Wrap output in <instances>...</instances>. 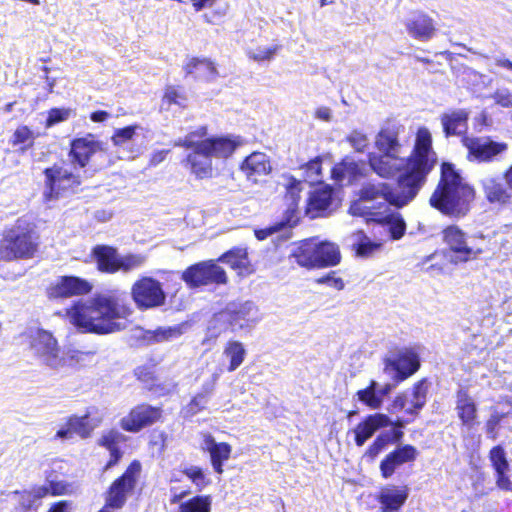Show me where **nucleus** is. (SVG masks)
<instances>
[{
    "mask_svg": "<svg viewBox=\"0 0 512 512\" xmlns=\"http://www.w3.org/2000/svg\"><path fill=\"white\" fill-rule=\"evenodd\" d=\"M502 419V415H499L498 413H495L490 416L486 423V431L487 435L491 437L492 439L496 438V428L499 425L500 421Z\"/></svg>",
    "mask_w": 512,
    "mask_h": 512,
    "instance_id": "774afa93",
    "label": "nucleus"
},
{
    "mask_svg": "<svg viewBox=\"0 0 512 512\" xmlns=\"http://www.w3.org/2000/svg\"><path fill=\"white\" fill-rule=\"evenodd\" d=\"M392 441L391 433H381L374 442L369 446L365 455L370 459H374Z\"/></svg>",
    "mask_w": 512,
    "mask_h": 512,
    "instance_id": "6e6d98bb",
    "label": "nucleus"
},
{
    "mask_svg": "<svg viewBox=\"0 0 512 512\" xmlns=\"http://www.w3.org/2000/svg\"><path fill=\"white\" fill-rule=\"evenodd\" d=\"M101 150V144L94 139L92 135L74 139L71 142V149L69 152V159L74 165L79 168H84L89 162L92 155Z\"/></svg>",
    "mask_w": 512,
    "mask_h": 512,
    "instance_id": "6ab92c4d",
    "label": "nucleus"
},
{
    "mask_svg": "<svg viewBox=\"0 0 512 512\" xmlns=\"http://www.w3.org/2000/svg\"><path fill=\"white\" fill-rule=\"evenodd\" d=\"M408 34L419 41L430 40L436 31L434 21L422 12H415L405 21Z\"/></svg>",
    "mask_w": 512,
    "mask_h": 512,
    "instance_id": "412c9836",
    "label": "nucleus"
},
{
    "mask_svg": "<svg viewBox=\"0 0 512 512\" xmlns=\"http://www.w3.org/2000/svg\"><path fill=\"white\" fill-rule=\"evenodd\" d=\"M400 126L383 127L375 137V146L381 153L400 154L402 145L399 142Z\"/></svg>",
    "mask_w": 512,
    "mask_h": 512,
    "instance_id": "bb28decb",
    "label": "nucleus"
},
{
    "mask_svg": "<svg viewBox=\"0 0 512 512\" xmlns=\"http://www.w3.org/2000/svg\"><path fill=\"white\" fill-rule=\"evenodd\" d=\"M463 145L467 148L469 156L480 162H487L507 149V144L492 141L489 138L464 137Z\"/></svg>",
    "mask_w": 512,
    "mask_h": 512,
    "instance_id": "dca6fc26",
    "label": "nucleus"
},
{
    "mask_svg": "<svg viewBox=\"0 0 512 512\" xmlns=\"http://www.w3.org/2000/svg\"><path fill=\"white\" fill-rule=\"evenodd\" d=\"M399 155L370 153L368 155L369 165L382 178H393L397 174H399L398 178L405 174L422 176L423 178L419 183L420 190L425 184L428 174L437 163V156L432 148L430 131L425 127L419 128L411 155L408 158Z\"/></svg>",
    "mask_w": 512,
    "mask_h": 512,
    "instance_id": "f03ea898",
    "label": "nucleus"
},
{
    "mask_svg": "<svg viewBox=\"0 0 512 512\" xmlns=\"http://www.w3.org/2000/svg\"><path fill=\"white\" fill-rule=\"evenodd\" d=\"M161 413L162 411L158 407L141 404L134 407L127 416L120 420V426L127 432L137 433L158 421Z\"/></svg>",
    "mask_w": 512,
    "mask_h": 512,
    "instance_id": "4468645a",
    "label": "nucleus"
},
{
    "mask_svg": "<svg viewBox=\"0 0 512 512\" xmlns=\"http://www.w3.org/2000/svg\"><path fill=\"white\" fill-rule=\"evenodd\" d=\"M474 189L468 185L450 163L441 166V179L430 197L432 207L445 215L460 218L469 211Z\"/></svg>",
    "mask_w": 512,
    "mask_h": 512,
    "instance_id": "20e7f679",
    "label": "nucleus"
},
{
    "mask_svg": "<svg viewBox=\"0 0 512 512\" xmlns=\"http://www.w3.org/2000/svg\"><path fill=\"white\" fill-rule=\"evenodd\" d=\"M417 450L412 445H404L389 453L380 463V471L384 478L393 475L400 465L414 461L417 457Z\"/></svg>",
    "mask_w": 512,
    "mask_h": 512,
    "instance_id": "4be33fe9",
    "label": "nucleus"
},
{
    "mask_svg": "<svg viewBox=\"0 0 512 512\" xmlns=\"http://www.w3.org/2000/svg\"><path fill=\"white\" fill-rule=\"evenodd\" d=\"M46 190L44 197L51 201L69 193H74L81 184L80 176L69 170L65 165L55 164L45 169Z\"/></svg>",
    "mask_w": 512,
    "mask_h": 512,
    "instance_id": "1a4fd4ad",
    "label": "nucleus"
},
{
    "mask_svg": "<svg viewBox=\"0 0 512 512\" xmlns=\"http://www.w3.org/2000/svg\"><path fill=\"white\" fill-rule=\"evenodd\" d=\"M246 349L244 345L236 340H230L224 347L223 356L229 361L227 370L235 371L244 362L246 357Z\"/></svg>",
    "mask_w": 512,
    "mask_h": 512,
    "instance_id": "4c0bfd02",
    "label": "nucleus"
},
{
    "mask_svg": "<svg viewBox=\"0 0 512 512\" xmlns=\"http://www.w3.org/2000/svg\"><path fill=\"white\" fill-rule=\"evenodd\" d=\"M70 114V109H51L46 120V126L51 127L59 122L65 121L69 118Z\"/></svg>",
    "mask_w": 512,
    "mask_h": 512,
    "instance_id": "052dcab7",
    "label": "nucleus"
},
{
    "mask_svg": "<svg viewBox=\"0 0 512 512\" xmlns=\"http://www.w3.org/2000/svg\"><path fill=\"white\" fill-rule=\"evenodd\" d=\"M468 117L469 113L465 109H453L443 113L440 120L445 136L465 133L468 127Z\"/></svg>",
    "mask_w": 512,
    "mask_h": 512,
    "instance_id": "393cba45",
    "label": "nucleus"
},
{
    "mask_svg": "<svg viewBox=\"0 0 512 512\" xmlns=\"http://www.w3.org/2000/svg\"><path fill=\"white\" fill-rule=\"evenodd\" d=\"M316 251V241L306 240L293 250L290 257L301 267L317 268Z\"/></svg>",
    "mask_w": 512,
    "mask_h": 512,
    "instance_id": "f704fd0d",
    "label": "nucleus"
},
{
    "mask_svg": "<svg viewBox=\"0 0 512 512\" xmlns=\"http://www.w3.org/2000/svg\"><path fill=\"white\" fill-rule=\"evenodd\" d=\"M427 386L424 380L417 382L410 396H408V407L406 413L416 415L426 403Z\"/></svg>",
    "mask_w": 512,
    "mask_h": 512,
    "instance_id": "79ce46f5",
    "label": "nucleus"
},
{
    "mask_svg": "<svg viewBox=\"0 0 512 512\" xmlns=\"http://www.w3.org/2000/svg\"><path fill=\"white\" fill-rule=\"evenodd\" d=\"M91 289L90 283L82 278L62 276L49 286L47 294L51 299L66 298L86 294Z\"/></svg>",
    "mask_w": 512,
    "mask_h": 512,
    "instance_id": "f3484780",
    "label": "nucleus"
},
{
    "mask_svg": "<svg viewBox=\"0 0 512 512\" xmlns=\"http://www.w3.org/2000/svg\"><path fill=\"white\" fill-rule=\"evenodd\" d=\"M481 185L490 203L505 204L511 197L507 188L497 178L486 176L481 180Z\"/></svg>",
    "mask_w": 512,
    "mask_h": 512,
    "instance_id": "473e14b6",
    "label": "nucleus"
},
{
    "mask_svg": "<svg viewBox=\"0 0 512 512\" xmlns=\"http://www.w3.org/2000/svg\"><path fill=\"white\" fill-rule=\"evenodd\" d=\"M420 367L419 355L412 349H402L395 357L385 360L384 372L396 382L414 374Z\"/></svg>",
    "mask_w": 512,
    "mask_h": 512,
    "instance_id": "ddd939ff",
    "label": "nucleus"
},
{
    "mask_svg": "<svg viewBox=\"0 0 512 512\" xmlns=\"http://www.w3.org/2000/svg\"><path fill=\"white\" fill-rule=\"evenodd\" d=\"M422 178V176L403 175L397 179L398 192H394L387 183H367L360 191V198L363 201L382 200L383 203L401 208L416 197Z\"/></svg>",
    "mask_w": 512,
    "mask_h": 512,
    "instance_id": "39448f33",
    "label": "nucleus"
},
{
    "mask_svg": "<svg viewBox=\"0 0 512 512\" xmlns=\"http://www.w3.org/2000/svg\"><path fill=\"white\" fill-rule=\"evenodd\" d=\"M221 372V369H218L217 371L213 372L211 376L202 384L200 392L211 397L215 389L216 383L221 375Z\"/></svg>",
    "mask_w": 512,
    "mask_h": 512,
    "instance_id": "e2e57ef3",
    "label": "nucleus"
},
{
    "mask_svg": "<svg viewBox=\"0 0 512 512\" xmlns=\"http://www.w3.org/2000/svg\"><path fill=\"white\" fill-rule=\"evenodd\" d=\"M182 279L190 288L227 282L224 269L212 260L191 265L183 272Z\"/></svg>",
    "mask_w": 512,
    "mask_h": 512,
    "instance_id": "9b49d317",
    "label": "nucleus"
},
{
    "mask_svg": "<svg viewBox=\"0 0 512 512\" xmlns=\"http://www.w3.org/2000/svg\"><path fill=\"white\" fill-rule=\"evenodd\" d=\"M184 69L187 74H195L197 77H203L212 80L217 76V70L213 62L208 59L192 58Z\"/></svg>",
    "mask_w": 512,
    "mask_h": 512,
    "instance_id": "58836bf2",
    "label": "nucleus"
},
{
    "mask_svg": "<svg viewBox=\"0 0 512 512\" xmlns=\"http://www.w3.org/2000/svg\"><path fill=\"white\" fill-rule=\"evenodd\" d=\"M365 163L343 160L332 169L333 179L340 185H348L364 176Z\"/></svg>",
    "mask_w": 512,
    "mask_h": 512,
    "instance_id": "a878e982",
    "label": "nucleus"
},
{
    "mask_svg": "<svg viewBox=\"0 0 512 512\" xmlns=\"http://www.w3.org/2000/svg\"><path fill=\"white\" fill-rule=\"evenodd\" d=\"M493 99L502 107H512V93L507 89H498L493 94Z\"/></svg>",
    "mask_w": 512,
    "mask_h": 512,
    "instance_id": "0e129e2a",
    "label": "nucleus"
},
{
    "mask_svg": "<svg viewBox=\"0 0 512 512\" xmlns=\"http://www.w3.org/2000/svg\"><path fill=\"white\" fill-rule=\"evenodd\" d=\"M352 239V245L360 257H370L381 247L380 243L372 241L363 231L354 233Z\"/></svg>",
    "mask_w": 512,
    "mask_h": 512,
    "instance_id": "a19ab883",
    "label": "nucleus"
},
{
    "mask_svg": "<svg viewBox=\"0 0 512 512\" xmlns=\"http://www.w3.org/2000/svg\"><path fill=\"white\" fill-rule=\"evenodd\" d=\"M408 498V489L396 486L385 487L379 495V502L384 512L398 511Z\"/></svg>",
    "mask_w": 512,
    "mask_h": 512,
    "instance_id": "2f4dec72",
    "label": "nucleus"
},
{
    "mask_svg": "<svg viewBox=\"0 0 512 512\" xmlns=\"http://www.w3.org/2000/svg\"><path fill=\"white\" fill-rule=\"evenodd\" d=\"M225 314L233 329L254 326L261 320L259 309L252 301L229 303Z\"/></svg>",
    "mask_w": 512,
    "mask_h": 512,
    "instance_id": "2eb2a0df",
    "label": "nucleus"
},
{
    "mask_svg": "<svg viewBox=\"0 0 512 512\" xmlns=\"http://www.w3.org/2000/svg\"><path fill=\"white\" fill-rule=\"evenodd\" d=\"M85 419H87V423L89 425V428L91 431H93L95 428L100 426V424L103 421L104 413L100 409L96 407H90L87 410V413L83 416Z\"/></svg>",
    "mask_w": 512,
    "mask_h": 512,
    "instance_id": "680f3d73",
    "label": "nucleus"
},
{
    "mask_svg": "<svg viewBox=\"0 0 512 512\" xmlns=\"http://www.w3.org/2000/svg\"><path fill=\"white\" fill-rule=\"evenodd\" d=\"M206 134V127H201L174 142V146L191 149L186 157L185 166L197 179L212 177L213 158H228L238 146V143L229 137L201 139Z\"/></svg>",
    "mask_w": 512,
    "mask_h": 512,
    "instance_id": "7ed1b4c3",
    "label": "nucleus"
},
{
    "mask_svg": "<svg viewBox=\"0 0 512 512\" xmlns=\"http://www.w3.org/2000/svg\"><path fill=\"white\" fill-rule=\"evenodd\" d=\"M321 163L322 159L316 157L299 168L305 182L314 184L320 181L322 175Z\"/></svg>",
    "mask_w": 512,
    "mask_h": 512,
    "instance_id": "09e8293b",
    "label": "nucleus"
},
{
    "mask_svg": "<svg viewBox=\"0 0 512 512\" xmlns=\"http://www.w3.org/2000/svg\"><path fill=\"white\" fill-rule=\"evenodd\" d=\"M489 458L496 473L508 471L509 464L506 459V453L501 446H496L492 448L490 451Z\"/></svg>",
    "mask_w": 512,
    "mask_h": 512,
    "instance_id": "603ef678",
    "label": "nucleus"
},
{
    "mask_svg": "<svg viewBox=\"0 0 512 512\" xmlns=\"http://www.w3.org/2000/svg\"><path fill=\"white\" fill-rule=\"evenodd\" d=\"M456 410L462 423L469 428L472 427L477 416V408L473 399L464 389L457 392Z\"/></svg>",
    "mask_w": 512,
    "mask_h": 512,
    "instance_id": "72a5a7b5",
    "label": "nucleus"
},
{
    "mask_svg": "<svg viewBox=\"0 0 512 512\" xmlns=\"http://www.w3.org/2000/svg\"><path fill=\"white\" fill-rule=\"evenodd\" d=\"M391 424L392 421L385 414L376 413L369 415L353 429L356 445L359 447L363 446L377 430L382 427L390 426Z\"/></svg>",
    "mask_w": 512,
    "mask_h": 512,
    "instance_id": "5701e85b",
    "label": "nucleus"
},
{
    "mask_svg": "<svg viewBox=\"0 0 512 512\" xmlns=\"http://www.w3.org/2000/svg\"><path fill=\"white\" fill-rule=\"evenodd\" d=\"M210 396L202 393V392H198L193 398L192 400L189 402V404L185 407V414L186 416H193L197 413H199L200 411L204 410L208 403H209V400H210Z\"/></svg>",
    "mask_w": 512,
    "mask_h": 512,
    "instance_id": "864d4df0",
    "label": "nucleus"
},
{
    "mask_svg": "<svg viewBox=\"0 0 512 512\" xmlns=\"http://www.w3.org/2000/svg\"><path fill=\"white\" fill-rule=\"evenodd\" d=\"M137 126H127L115 131L112 141L116 146H127L135 135Z\"/></svg>",
    "mask_w": 512,
    "mask_h": 512,
    "instance_id": "13d9d810",
    "label": "nucleus"
},
{
    "mask_svg": "<svg viewBox=\"0 0 512 512\" xmlns=\"http://www.w3.org/2000/svg\"><path fill=\"white\" fill-rule=\"evenodd\" d=\"M49 494V489L43 486L33 487L31 490L22 492L14 491L12 493L13 499L18 503L16 509L36 511L40 505V500Z\"/></svg>",
    "mask_w": 512,
    "mask_h": 512,
    "instance_id": "7c9ffc66",
    "label": "nucleus"
},
{
    "mask_svg": "<svg viewBox=\"0 0 512 512\" xmlns=\"http://www.w3.org/2000/svg\"><path fill=\"white\" fill-rule=\"evenodd\" d=\"M97 267L101 272L114 274L117 273V266L120 255L117 249L108 245H96L92 250Z\"/></svg>",
    "mask_w": 512,
    "mask_h": 512,
    "instance_id": "c756f323",
    "label": "nucleus"
},
{
    "mask_svg": "<svg viewBox=\"0 0 512 512\" xmlns=\"http://www.w3.org/2000/svg\"><path fill=\"white\" fill-rule=\"evenodd\" d=\"M318 283L327 284L328 286L334 287L337 290H342L344 288L343 280L339 277H335L334 272L318 279Z\"/></svg>",
    "mask_w": 512,
    "mask_h": 512,
    "instance_id": "338daca9",
    "label": "nucleus"
},
{
    "mask_svg": "<svg viewBox=\"0 0 512 512\" xmlns=\"http://www.w3.org/2000/svg\"><path fill=\"white\" fill-rule=\"evenodd\" d=\"M219 260L228 263L233 269L239 270V274H250L252 272L248 253L244 248L230 250L222 255Z\"/></svg>",
    "mask_w": 512,
    "mask_h": 512,
    "instance_id": "e433bc0d",
    "label": "nucleus"
},
{
    "mask_svg": "<svg viewBox=\"0 0 512 512\" xmlns=\"http://www.w3.org/2000/svg\"><path fill=\"white\" fill-rule=\"evenodd\" d=\"M147 261V256L141 253L120 255L117 272L130 273L142 268Z\"/></svg>",
    "mask_w": 512,
    "mask_h": 512,
    "instance_id": "49530a36",
    "label": "nucleus"
},
{
    "mask_svg": "<svg viewBox=\"0 0 512 512\" xmlns=\"http://www.w3.org/2000/svg\"><path fill=\"white\" fill-rule=\"evenodd\" d=\"M380 222L388 227L391 237L395 240L400 239L405 233L406 223L399 213L385 215Z\"/></svg>",
    "mask_w": 512,
    "mask_h": 512,
    "instance_id": "de8ad7c7",
    "label": "nucleus"
},
{
    "mask_svg": "<svg viewBox=\"0 0 512 512\" xmlns=\"http://www.w3.org/2000/svg\"><path fill=\"white\" fill-rule=\"evenodd\" d=\"M333 200V190L329 186H320L310 192L305 213L311 219L327 215Z\"/></svg>",
    "mask_w": 512,
    "mask_h": 512,
    "instance_id": "aec40b11",
    "label": "nucleus"
},
{
    "mask_svg": "<svg viewBox=\"0 0 512 512\" xmlns=\"http://www.w3.org/2000/svg\"><path fill=\"white\" fill-rule=\"evenodd\" d=\"M127 437L116 429L104 431L98 440L100 446L105 447L110 452V460L106 465V469L116 465L122 457V451L119 445L124 443Z\"/></svg>",
    "mask_w": 512,
    "mask_h": 512,
    "instance_id": "cd10ccee",
    "label": "nucleus"
},
{
    "mask_svg": "<svg viewBox=\"0 0 512 512\" xmlns=\"http://www.w3.org/2000/svg\"><path fill=\"white\" fill-rule=\"evenodd\" d=\"M443 241L453 253L450 261L454 264L475 260L489 250L488 236L481 232L468 236L456 225L443 230Z\"/></svg>",
    "mask_w": 512,
    "mask_h": 512,
    "instance_id": "423d86ee",
    "label": "nucleus"
},
{
    "mask_svg": "<svg viewBox=\"0 0 512 512\" xmlns=\"http://www.w3.org/2000/svg\"><path fill=\"white\" fill-rule=\"evenodd\" d=\"M30 347L33 355L44 367L60 371L66 367L65 356L54 335L44 329H37L30 335Z\"/></svg>",
    "mask_w": 512,
    "mask_h": 512,
    "instance_id": "6e6552de",
    "label": "nucleus"
},
{
    "mask_svg": "<svg viewBox=\"0 0 512 512\" xmlns=\"http://www.w3.org/2000/svg\"><path fill=\"white\" fill-rule=\"evenodd\" d=\"M211 504L210 495H197L180 503L178 512H210Z\"/></svg>",
    "mask_w": 512,
    "mask_h": 512,
    "instance_id": "c03bdc74",
    "label": "nucleus"
},
{
    "mask_svg": "<svg viewBox=\"0 0 512 512\" xmlns=\"http://www.w3.org/2000/svg\"><path fill=\"white\" fill-rule=\"evenodd\" d=\"M182 333L181 326L159 327L155 330L145 331L143 339L146 340L148 344L161 343L178 338Z\"/></svg>",
    "mask_w": 512,
    "mask_h": 512,
    "instance_id": "ea45409f",
    "label": "nucleus"
},
{
    "mask_svg": "<svg viewBox=\"0 0 512 512\" xmlns=\"http://www.w3.org/2000/svg\"><path fill=\"white\" fill-rule=\"evenodd\" d=\"M201 447L210 454L211 464L214 470L218 474H222V465L224 461H227L230 458L232 451L231 446L224 442L218 443L211 435L205 434L203 436Z\"/></svg>",
    "mask_w": 512,
    "mask_h": 512,
    "instance_id": "b1692460",
    "label": "nucleus"
},
{
    "mask_svg": "<svg viewBox=\"0 0 512 512\" xmlns=\"http://www.w3.org/2000/svg\"><path fill=\"white\" fill-rule=\"evenodd\" d=\"M49 493L52 495H64L70 490V486L63 481H50L48 486Z\"/></svg>",
    "mask_w": 512,
    "mask_h": 512,
    "instance_id": "69168bd1",
    "label": "nucleus"
},
{
    "mask_svg": "<svg viewBox=\"0 0 512 512\" xmlns=\"http://www.w3.org/2000/svg\"><path fill=\"white\" fill-rule=\"evenodd\" d=\"M280 45H273L269 47H257L247 51V56L256 62L270 61L274 58L276 53L280 50Z\"/></svg>",
    "mask_w": 512,
    "mask_h": 512,
    "instance_id": "3c124183",
    "label": "nucleus"
},
{
    "mask_svg": "<svg viewBox=\"0 0 512 512\" xmlns=\"http://www.w3.org/2000/svg\"><path fill=\"white\" fill-rule=\"evenodd\" d=\"M62 354L65 356L66 367L67 366L84 367L93 361V359L96 355V351L95 350L83 351V350H80V349H77L74 347H68L66 349V351H64Z\"/></svg>",
    "mask_w": 512,
    "mask_h": 512,
    "instance_id": "37998d69",
    "label": "nucleus"
},
{
    "mask_svg": "<svg viewBox=\"0 0 512 512\" xmlns=\"http://www.w3.org/2000/svg\"><path fill=\"white\" fill-rule=\"evenodd\" d=\"M300 185V181L292 178L287 186V194L285 196L287 208L283 213L282 219L276 222L281 231L285 228L294 227L300 219V211L298 209L300 200L299 193L302 189Z\"/></svg>",
    "mask_w": 512,
    "mask_h": 512,
    "instance_id": "a211bd4d",
    "label": "nucleus"
},
{
    "mask_svg": "<svg viewBox=\"0 0 512 512\" xmlns=\"http://www.w3.org/2000/svg\"><path fill=\"white\" fill-rule=\"evenodd\" d=\"M184 474L192 481L198 490L204 488L207 484L205 475L201 468L191 466L184 470Z\"/></svg>",
    "mask_w": 512,
    "mask_h": 512,
    "instance_id": "bf43d9fd",
    "label": "nucleus"
},
{
    "mask_svg": "<svg viewBox=\"0 0 512 512\" xmlns=\"http://www.w3.org/2000/svg\"><path fill=\"white\" fill-rule=\"evenodd\" d=\"M346 140L356 152L363 153L369 146L367 135L357 129L351 131L346 137Z\"/></svg>",
    "mask_w": 512,
    "mask_h": 512,
    "instance_id": "5fc2aeb1",
    "label": "nucleus"
},
{
    "mask_svg": "<svg viewBox=\"0 0 512 512\" xmlns=\"http://www.w3.org/2000/svg\"><path fill=\"white\" fill-rule=\"evenodd\" d=\"M69 425L70 429L73 430L74 434L79 435L83 439L90 437L92 433L87 423V419H85L83 416H71L69 418Z\"/></svg>",
    "mask_w": 512,
    "mask_h": 512,
    "instance_id": "4d7b16f0",
    "label": "nucleus"
},
{
    "mask_svg": "<svg viewBox=\"0 0 512 512\" xmlns=\"http://www.w3.org/2000/svg\"><path fill=\"white\" fill-rule=\"evenodd\" d=\"M131 297L140 310L158 308L166 302L162 283L150 276H142L134 282L131 287Z\"/></svg>",
    "mask_w": 512,
    "mask_h": 512,
    "instance_id": "9d476101",
    "label": "nucleus"
},
{
    "mask_svg": "<svg viewBox=\"0 0 512 512\" xmlns=\"http://www.w3.org/2000/svg\"><path fill=\"white\" fill-rule=\"evenodd\" d=\"M358 400L371 409H379L382 405L381 395L378 393V382L372 380L368 387L357 392Z\"/></svg>",
    "mask_w": 512,
    "mask_h": 512,
    "instance_id": "a18cd8bd",
    "label": "nucleus"
},
{
    "mask_svg": "<svg viewBox=\"0 0 512 512\" xmlns=\"http://www.w3.org/2000/svg\"><path fill=\"white\" fill-rule=\"evenodd\" d=\"M271 170L270 162L264 153L254 152L241 165V171L248 180L257 182V177L266 175Z\"/></svg>",
    "mask_w": 512,
    "mask_h": 512,
    "instance_id": "c85d7f7f",
    "label": "nucleus"
},
{
    "mask_svg": "<svg viewBox=\"0 0 512 512\" xmlns=\"http://www.w3.org/2000/svg\"><path fill=\"white\" fill-rule=\"evenodd\" d=\"M141 471V465L133 461L126 471L117 478L110 486L105 501L114 509H121L130 494H132L137 478Z\"/></svg>",
    "mask_w": 512,
    "mask_h": 512,
    "instance_id": "f8f14e48",
    "label": "nucleus"
},
{
    "mask_svg": "<svg viewBox=\"0 0 512 512\" xmlns=\"http://www.w3.org/2000/svg\"><path fill=\"white\" fill-rule=\"evenodd\" d=\"M186 102L187 98L185 94L178 87L168 86L166 88L162 99V106L167 105L169 107L174 104L180 107H185Z\"/></svg>",
    "mask_w": 512,
    "mask_h": 512,
    "instance_id": "8fccbe9b",
    "label": "nucleus"
},
{
    "mask_svg": "<svg viewBox=\"0 0 512 512\" xmlns=\"http://www.w3.org/2000/svg\"><path fill=\"white\" fill-rule=\"evenodd\" d=\"M317 268L335 266L340 262L341 255L336 244L331 242H316Z\"/></svg>",
    "mask_w": 512,
    "mask_h": 512,
    "instance_id": "c9c22d12",
    "label": "nucleus"
},
{
    "mask_svg": "<svg viewBox=\"0 0 512 512\" xmlns=\"http://www.w3.org/2000/svg\"><path fill=\"white\" fill-rule=\"evenodd\" d=\"M132 311L124 299L102 294L88 301H78L69 311L70 321L84 332L109 334L125 330Z\"/></svg>",
    "mask_w": 512,
    "mask_h": 512,
    "instance_id": "f257e3e1",
    "label": "nucleus"
},
{
    "mask_svg": "<svg viewBox=\"0 0 512 512\" xmlns=\"http://www.w3.org/2000/svg\"><path fill=\"white\" fill-rule=\"evenodd\" d=\"M37 237L29 226L22 222L6 230L0 242V260L12 261L15 259L30 258L37 251Z\"/></svg>",
    "mask_w": 512,
    "mask_h": 512,
    "instance_id": "0eeeda50",
    "label": "nucleus"
}]
</instances>
